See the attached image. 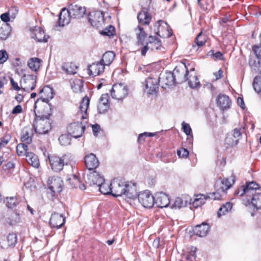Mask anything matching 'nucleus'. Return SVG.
I'll use <instances>...</instances> for the list:
<instances>
[{
  "instance_id": "f257e3e1",
  "label": "nucleus",
  "mask_w": 261,
  "mask_h": 261,
  "mask_svg": "<svg viewBox=\"0 0 261 261\" xmlns=\"http://www.w3.org/2000/svg\"><path fill=\"white\" fill-rule=\"evenodd\" d=\"M111 186L112 195L115 197L125 195L127 198L133 199L137 197V188L134 184L115 178L112 181Z\"/></svg>"
},
{
  "instance_id": "f03ea898",
  "label": "nucleus",
  "mask_w": 261,
  "mask_h": 261,
  "mask_svg": "<svg viewBox=\"0 0 261 261\" xmlns=\"http://www.w3.org/2000/svg\"><path fill=\"white\" fill-rule=\"evenodd\" d=\"M184 68L175 67L173 72H166L160 74L158 78L159 82H161L166 86H171L173 85L176 80V77L180 82L181 74L184 73Z\"/></svg>"
},
{
  "instance_id": "7ed1b4c3",
  "label": "nucleus",
  "mask_w": 261,
  "mask_h": 261,
  "mask_svg": "<svg viewBox=\"0 0 261 261\" xmlns=\"http://www.w3.org/2000/svg\"><path fill=\"white\" fill-rule=\"evenodd\" d=\"M34 109L36 117L49 118L52 115L50 104L41 99L36 101Z\"/></svg>"
},
{
  "instance_id": "20e7f679",
  "label": "nucleus",
  "mask_w": 261,
  "mask_h": 261,
  "mask_svg": "<svg viewBox=\"0 0 261 261\" xmlns=\"http://www.w3.org/2000/svg\"><path fill=\"white\" fill-rule=\"evenodd\" d=\"M164 49L165 48L162 45L161 40L156 36L150 35L148 38L147 44L142 48L141 54L142 56H145L148 50L164 52Z\"/></svg>"
},
{
  "instance_id": "39448f33",
  "label": "nucleus",
  "mask_w": 261,
  "mask_h": 261,
  "mask_svg": "<svg viewBox=\"0 0 261 261\" xmlns=\"http://www.w3.org/2000/svg\"><path fill=\"white\" fill-rule=\"evenodd\" d=\"M51 123L49 118L36 117L33 126L36 133L42 135L47 134L51 129Z\"/></svg>"
},
{
  "instance_id": "423d86ee",
  "label": "nucleus",
  "mask_w": 261,
  "mask_h": 261,
  "mask_svg": "<svg viewBox=\"0 0 261 261\" xmlns=\"http://www.w3.org/2000/svg\"><path fill=\"white\" fill-rule=\"evenodd\" d=\"M259 186L254 181L246 183L245 186H241L234 192L236 196H242L244 195L247 197V198H250L252 196L253 192H255V190H258Z\"/></svg>"
},
{
  "instance_id": "0eeeda50",
  "label": "nucleus",
  "mask_w": 261,
  "mask_h": 261,
  "mask_svg": "<svg viewBox=\"0 0 261 261\" xmlns=\"http://www.w3.org/2000/svg\"><path fill=\"white\" fill-rule=\"evenodd\" d=\"M66 157V155L62 156L53 155L49 156L48 159L51 169L57 172L61 171L64 165L68 164Z\"/></svg>"
},
{
  "instance_id": "6e6552de",
  "label": "nucleus",
  "mask_w": 261,
  "mask_h": 261,
  "mask_svg": "<svg viewBox=\"0 0 261 261\" xmlns=\"http://www.w3.org/2000/svg\"><path fill=\"white\" fill-rule=\"evenodd\" d=\"M112 97L117 100H122L127 95L128 89L122 84H114L111 91Z\"/></svg>"
},
{
  "instance_id": "1a4fd4ad",
  "label": "nucleus",
  "mask_w": 261,
  "mask_h": 261,
  "mask_svg": "<svg viewBox=\"0 0 261 261\" xmlns=\"http://www.w3.org/2000/svg\"><path fill=\"white\" fill-rule=\"evenodd\" d=\"M139 202L144 207L151 208L155 203V199L148 191H145L137 194V197Z\"/></svg>"
},
{
  "instance_id": "9d476101",
  "label": "nucleus",
  "mask_w": 261,
  "mask_h": 261,
  "mask_svg": "<svg viewBox=\"0 0 261 261\" xmlns=\"http://www.w3.org/2000/svg\"><path fill=\"white\" fill-rule=\"evenodd\" d=\"M85 125L82 122H76L70 123L67 127L69 135L75 138L81 137L85 131Z\"/></svg>"
},
{
  "instance_id": "9b49d317",
  "label": "nucleus",
  "mask_w": 261,
  "mask_h": 261,
  "mask_svg": "<svg viewBox=\"0 0 261 261\" xmlns=\"http://www.w3.org/2000/svg\"><path fill=\"white\" fill-rule=\"evenodd\" d=\"M36 83V76L34 75H24L20 81L21 88L25 91L30 92L33 90Z\"/></svg>"
},
{
  "instance_id": "f8f14e48",
  "label": "nucleus",
  "mask_w": 261,
  "mask_h": 261,
  "mask_svg": "<svg viewBox=\"0 0 261 261\" xmlns=\"http://www.w3.org/2000/svg\"><path fill=\"white\" fill-rule=\"evenodd\" d=\"M234 183V180L233 176H231L230 178H219L216 181L215 188L216 190L221 191L223 194H225L226 191L229 189Z\"/></svg>"
},
{
  "instance_id": "ddd939ff",
  "label": "nucleus",
  "mask_w": 261,
  "mask_h": 261,
  "mask_svg": "<svg viewBox=\"0 0 261 261\" xmlns=\"http://www.w3.org/2000/svg\"><path fill=\"white\" fill-rule=\"evenodd\" d=\"M88 18L91 25L97 28L101 27L104 23V15L100 11L90 12L88 15Z\"/></svg>"
},
{
  "instance_id": "4468645a",
  "label": "nucleus",
  "mask_w": 261,
  "mask_h": 261,
  "mask_svg": "<svg viewBox=\"0 0 261 261\" xmlns=\"http://www.w3.org/2000/svg\"><path fill=\"white\" fill-rule=\"evenodd\" d=\"M135 32L137 37V41L136 45L138 46V49L142 48L147 44L148 41H146L147 34L145 32L144 29L140 25L135 29Z\"/></svg>"
},
{
  "instance_id": "2eb2a0df",
  "label": "nucleus",
  "mask_w": 261,
  "mask_h": 261,
  "mask_svg": "<svg viewBox=\"0 0 261 261\" xmlns=\"http://www.w3.org/2000/svg\"><path fill=\"white\" fill-rule=\"evenodd\" d=\"M159 83L158 78L147 77L143 83L145 86L144 91L149 94H155L159 89Z\"/></svg>"
},
{
  "instance_id": "dca6fc26",
  "label": "nucleus",
  "mask_w": 261,
  "mask_h": 261,
  "mask_svg": "<svg viewBox=\"0 0 261 261\" xmlns=\"http://www.w3.org/2000/svg\"><path fill=\"white\" fill-rule=\"evenodd\" d=\"M47 185L49 189L54 194L62 191L63 181L59 177H50L47 180Z\"/></svg>"
},
{
  "instance_id": "f3484780",
  "label": "nucleus",
  "mask_w": 261,
  "mask_h": 261,
  "mask_svg": "<svg viewBox=\"0 0 261 261\" xmlns=\"http://www.w3.org/2000/svg\"><path fill=\"white\" fill-rule=\"evenodd\" d=\"M86 182L90 186L96 185L97 186L103 184L105 182V179L98 172L93 170L87 175Z\"/></svg>"
},
{
  "instance_id": "a211bd4d",
  "label": "nucleus",
  "mask_w": 261,
  "mask_h": 261,
  "mask_svg": "<svg viewBox=\"0 0 261 261\" xmlns=\"http://www.w3.org/2000/svg\"><path fill=\"white\" fill-rule=\"evenodd\" d=\"M68 9L73 18L80 19L84 17L86 12L85 7H82L75 4L70 5Z\"/></svg>"
},
{
  "instance_id": "6ab92c4d",
  "label": "nucleus",
  "mask_w": 261,
  "mask_h": 261,
  "mask_svg": "<svg viewBox=\"0 0 261 261\" xmlns=\"http://www.w3.org/2000/svg\"><path fill=\"white\" fill-rule=\"evenodd\" d=\"M184 68L185 69V71L183 74H181L180 82H185L189 80V85L193 89L200 86V82L198 81L197 76L195 75H191L189 78H188L189 71L186 66Z\"/></svg>"
},
{
  "instance_id": "aec40b11",
  "label": "nucleus",
  "mask_w": 261,
  "mask_h": 261,
  "mask_svg": "<svg viewBox=\"0 0 261 261\" xmlns=\"http://www.w3.org/2000/svg\"><path fill=\"white\" fill-rule=\"evenodd\" d=\"M65 222V218L62 214L57 213L52 214L49 221V224L52 227L58 229L61 227Z\"/></svg>"
},
{
  "instance_id": "412c9836",
  "label": "nucleus",
  "mask_w": 261,
  "mask_h": 261,
  "mask_svg": "<svg viewBox=\"0 0 261 261\" xmlns=\"http://www.w3.org/2000/svg\"><path fill=\"white\" fill-rule=\"evenodd\" d=\"M85 163L86 167L90 171L95 170L99 165V161L96 155L92 153L85 156Z\"/></svg>"
},
{
  "instance_id": "4be33fe9",
  "label": "nucleus",
  "mask_w": 261,
  "mask_h": 261,
  "mask_svg": "<svg viewBox=\"0 0 261 261\" xmlns=\"http://www.w3.org/2000/svg\"><path fill=\"white\" fill-rule=\"evenodd\" d=\"M39 95L40 97L37 99H41L44 102L49 103L54 97L53 89L49 86H45L40 91Z\"/></svg>"
},
{
  "instance_id": "5701e85b",
  "label": "nucleus",
  "mask_w": 261,
  "mask_h": 261,
  "mask_svg": "<svg viewBox=\"0 0 261 261\" xmlns=\"http://www.w3.org/2000/svg\"><path fill=\"white\" fill-rule=\"evenodd\" d=\"M71 18L72 17L70 13H69L68 9L63 8L59 14V25L64 27L68 24L70 22Z\"/></svg>"
},
{
  "instance_id": "b1692460",
  "label": "nucleus",
  "mask_w": 261,
  "mask_h": 261,
  "mask_svg": "<svg viewBox=\"0 0 261 261\" xmlns=\"http://www.w3.org/2000/svg\"><path fill=\"white\" fill-rule=\"evenodd\" d=\"M105 69V66L100 61L94 63L88 67L89 74L95 76L103 72Z\"/></svg>"
},
{
  "instance_id": "393cba45",
  "label": "nucleus",
  "mask_w": 261,
  "mask_h": 261,
  "mask_svg": "<svg viewBox=\"0 0 261 261\" xmlns=\"http://www.w3.org/2000/svg\"><path fill=\"white\" fill-rule=\"evenodd\" d=\"M216 102L218 106L222 110L229 109L231 103L229 97L224 94H219L217 97Z\"/></svg>"
},
{
  "instance_id": "a878e982",
  "label": "nucleus",
  "mask_w": 261,
  "mask_h": 261,
  "mask_svg": "<svg viewBox=\"0 0 261 261\" xmlns=\"http://www.w3.org/2000/svg\"><path fill=\"white\" fill-rule=\"evenodd\" d=\"M31 36L38 42H47L49 37L44 34V31L40 27H35L33 31L31 32Z\"/></svg>"
},
{
  "instance_id": "bb28decb",
  "label": "nucleus",
  "mask_w": 261,
  "mask_h": 261,
  "mask_svg": "<svg viewBox=\"0 0 261 261\" xmlns=\"http://www.w3.org/2000/svg\"><path fill=\"white\" fill-rule=\"evenodd\" d=\"M210 225L204 222L202 223L201 224L195 226L193 228L194 233L200 237H203L207 235L210 231Z\"/></svg>"
},
{
  "instance_id": "cd10ccee",
  "label": "nucleus",
  "mask_w": 261,
  "mask_h": 261,
  "mask_svg": "<svg viewBox=\"0 0 261 261\" xmlns=\"http://www.w3.org/2000/svg\"><path fill=\"white\" fill-rule=\"evenodd\" d=\"M155 203L159 207H166L169 205L170 199L167 195L164 193H161L156 195Z\"/></svg>"
},
{
  "instance_id": "c85d7f7f",
  "label": "nucleus",
  "mask_w": 261,
  "mask_h": 261,
  "mask_svg": "<svg viewBox=\"0 0 261 261\" xmlns=\"http://www.w3.org/2000/svg\"><path fill=\"white\" fill-rule=\"evenodd\" d=\"M260 187L258 190H255L251 197L247 199V201H251L253 206L257 210L261 209V192L260 191Z\"/></svg>"
},
{
  "instance_id": "c756f323",
  "label": "nucleus",
  "mask_w": 261,
  "mask_h": 261,
  "mask_svg": "<svg viewBox=\"0 0 261 261\" xmlns=\"http://www.w3.org/2000/svg\"><path fill=\"white\" fill-rule=\"evenodd\" d=\"M109 95L108 94H102L97 106V110L99 114L105 113L109 109Z\"/></svg>"
},
{
  "instance_id": "7c9ffc66",
  "label": "nucleus",
  "mask_w": 261,
  "mask_h": 261,
  "mask_svg": "<svg viewBox=\"0 0 261 261\" xmlns=\"http://www.w3.org/2000/svg\"><path fill=\"white\" fill-rule=\"evenodd\" d=\"M148 8H143L142 10L138 13L137 18L140 23L142 24H148L151 20V16L148 14Z\"/></svg>"
},
{
  "instance_id": "2f4dec72",
  "label": "nucleus",
  "mask_w": 261,
  "mask_h": 261,
  "mask_svg": "<svg viewBox=\"0 0 261 261\" xmlns=\"http://www.w3.org/2000/svg\"><path fill=\"white\" fill-rule=\"evenodd\" d=\"M244 128H236L232 131V141L229 140L230 138L227 137L226 139V141L231 146L236 145L239 140L242 137V134L244 132Z\"/></svg>"
},
{
  "instance_id": "473e14b6",
  "label": "nucleus",
  "mask_w": 261,
  "mask_h": 261,
  "mask_svg": "<svg viewBox=\"0 0 261 261\" xmlns=\"http://www.w3.org/2000/svg\"><path fill=\"white\" fill-rule=\"evenodd\" d=\"M115 54L113 51H108L103 54L100 62L105 66H109L114 60Z\"/></svg>"
},
{
  "instance_id": "72a5a7b5",
  "label": "nucleus",
  "mask_w": 261,
  "mask_h": 261,
  "mask_svg": "<svg viewBox=\"0 0 261 261\" xmlns=\"http://www.w3.org/2000/svg\"><path fill=\"white\" fill-rule=\"evenodd\" d=\"M26 161L29 165L32 167L38 168L39 167L40 163L38 157L32 152H28L26 154Z\"/></svg>"
},
{
  "instance_id": "f704fd0d",
  "label": "nucleus",
  "mask_w": 261,
  "mask_h": 261,
  "mask_svg": "<svg viewBox=\"0 0 261 261\" xmlns=\"http://www.w3.org/2000/svg\"><path fill=\"white\" fill-rule=\"evenodd\" d=\"M89 103L90 99L88 96H85L83 98L80 106L79 107L81 113L82 114L81 116V118L83 119L87 118L86 115H87V112L89 107Z\"/></svg>"
},
{
  "instance_id": "c9c22d12",
  "label": "nucleus",
  "mask_w": 261,
  "mask_h": 261,
  "mask_svg": "<svg viewBox=\"0 0 261 261\" xmlns=\"http://www.w3.org/2000/svg\"><path fill=\"white\" fill-rule=\"evenodd\" d=\"M11 31L10 25L8 23L0 22V39L6 40L9 37Z\"/></svg>"
},
{
  "instance_id": "e433bc0d",
  "label": "nucleus",
  "mask_w": 261,
  "mask_h": 261,
  "mask_svg": "<svg viewBox=\"0 0 261 261\" xmlns=\"http://www.w3.org/2000/svg\"><path fill=\"white\" fill-rule=\"evenodd\" d=\"M249 65L253 73L261 74V62L255 61L254 59L250 58L249 61Z\"/></svg>"
},
{
  "instance_id": "4c0bfd02",
  "label": "nucleus",
  "mask_w": 261,
  "mask_h": 261,
  "mask_svg": "<svg viewBox=\"0 0 261 261\" xmlns=\"http://www.w3.org/2000/svg\"><path fill=\"white\" fill-rule=\"evenodd\" d=\"M41 60L37 58H32L29 60L28 66L33 71H37L40 68Z\"/></svg>"
},
{
  "instance_id": "58836bf2",
  "label": "nucleus",
  "mask_w": 261,
  "mask_h": 261,
  "mask_svg": "<svg viewBox=\"0 0 261 261\" xmlns=\"http://www.w3.org/2000/svg\"><path fill=\"white\" fill-rule=\"evenodd\" d=\"M71 88L75 93L81 92L83 87V83L82 80L75 79L71 82Z\"/></svg>"
},
{
  "instance_id": "ea45409f",
  "label": "nucleus",
  "mask_w": 261,
  "mask_h": 261,
  "mask_svg": "<svg viewBox=\"0 0 261 261\" xmlns=\"http://www.w3.org/2000/svg\"><path fill=\"white\" fill-rule=\"evenodd\" d=\"M61 69L66 74L71 75L76 73L77 67L71 64H65L61 66Z\"/></svg>"
},
{
  "instance_id": "a19ab883",
  "label": "nucleus",
  "mask_w": 261,
  "mask_h": 261,
  "mask_svg": "<svg viewBox=\"0 0 261 261\" xmlns=\"http://www.w3.org/2000/svg\"><path fill=\"white\" fill-rule=\"evenodd\" d=\"M187 204V201L184 200L180 197H177L175 199L174 203L171 205V207L172 209H179L182 207H185Z\"/></svg>"
},
{
  "instance_id": "79ce46f5",
  "label": "nucleus",
  "mask_w": 261,
  "mask_h": 261,
  "mask_svg": "<svg viewBox=\"0 0 261 261\" xmlns=\"http://www.w3.org/2000/svg\"><path fill=\"white\" fill-rule=\"evenodd\" d=\"M21 140L26 144H30L32 142V137L30 136L29 129L24 128L21 133Z\"/></svg>"
},
{
  "instance_id": "37998d69",
  "label": "nucleus",
  "mask_w": 261,
  "mask_h": 261,
  "mask_svg": "<svg viewBox=\"0 0 261 261\" xmlns=\"http://www.w3.org/2000/svg\"><path fill=\"white\" fill-rule=\"evenodd\" d=\"M232 206V203L228 202H226L225 204H223V205L219 209L218 212V216L220 217L221 216L224 215L226 212H228L230 211Z\"/></svg>"
},
{
  "instance_id": "c03bdc74",
  "label": "nucleus",
  "mask_w": 261,
  "mask_h": 261,
  "mask_svg": "<svg viewBox=\"0 0 261 261\" xmlns=\"http://www.w3.org/2000/svg\"><path fill=\"white\" fill-rule=\"evenodd\" d=\"M97 187H99V192L105 195L112 194V189H111V184H106L104 182L101 185H98Z\"/></svg>"
},
{
  "instance_id": "a18cd8bd",
  "label": "nucleus",
  "mask_w": 261,
  "mask_h": 261,
  "mask_svg": "<svg viewBox=\"0 0 261 261\" xmlns=\"http://www.w3.org/2000/svg\"><path fill=\"white\" fill-rule=\"evenodd\" d=\"M252 85L255 91L261 95V76L254 77Z\"/></svg>"
},
{
  "instance_id": "49530a36",
  "label": "nucleus",
  "mask_w": 261,
  "mask_h": 261,
  "mask_svg": "<svg viewBox=\"0 0 261 261\" xmlns=\"http://www.w3.org/2000/svg\"><path fill=\"white\" fill-rule=\"evenodd\" d=\"M28 149V145L25 143H20L17 145L16 147V152L17 154L19 156L25 154L26 155L27 153L29 151H27Z\"/></svg>"
},
{
  "instance_id": "de8ad7c7",
  "label": "nucleus",
  "mask_w": 261,
  "mask_h": 261,
  "mask_svg": "<svg viewBox=\"0 0 261 261\" xmlns=\"http://www.w3.org/2000/svg\"><path fill=\"white\" fill-rule=\"evenodd\" d=\"M67 182L71 188H76L80 184V180L75 175H71L67 179Z\"/></svg>"
},
{
  "instance_id": "09e8293b",
  "label": "nucleus",
  "mask_w": 261,
  "mask_h": 261,
  "mask_svg": "<svg viewBox=\"0 0 261 261\" xmlns=\"http://www.w3.org/2000/svg\"><path fill=\"white\" fill-rule=\"evenodd\" d=\"M205 197L203 195H197L192 202L193 206L198 207L205 203Z\"/></svg>"
},
{
  "instance_id": "8fccbe9b",
  "label": "nucleus",
  "mask_w": 261,
  "mask_h": 261,
  "mask_svg": "<svg viewBox=\"0 0 261 261\" xmlns=\"http://www.w3.org/2000/svg\"><path fill=\"white\" fill-rule=\"evenodd\" d=\"M7 206L11 208H14L18 204V201L16 197H7L5 200Z\"/></svg>"
},
{
  "instance_id": "3c124183",
  "label": "nucleus",
  "mask_w": 261,
  "mask_h": 261,
  "mask_svg": "<svg viewBox=\"0 0 261 261\" xmlns=\"http://www.w3.org/2000/svg\"><path fill=\"white\" fill-rule=\"evenodd\" d=\"M8 246H14L17 242V236L15 233H9L7 238Z\"/></svg>"
},
{
  "instance_id": "603ef678",
  "label": "nucleus",
  "mask_w": 261,
  "mask_h": 261,
  "mask_svg": "<svg viewBox=\"0 0 261 261\" xmlns=\"http://www.w3.org/2000/svg\"><path fill=\"white\" fill-rule=\"evenodd\" d=\"M195 43L198 47L202 46L205 44V38L204 36L202 34V33H199V34L196 37Z\"/></svg>"
},
{
  "instance_id": "864d4df0",
  "label": "nucleus",
  "mask_w": 261,
  "mask_h": 261,
  "mask_svg": "<svg viewBox=\"0 0 261 261\" xmlns=\"http://www.w3.org/2000/svg\"><path fill=\"white\" fill-rule=\"evenodd\" d=\"M115 32V28L112 25H109L108 27L106 28L103 31L101 32V34L107 36H111L114 35Z\"/></svg>"
},
{
  "instance_id": "5fc2aeb1",
  "label": "nucleus",
  "mask_w": 261,
  "mask_h": 261,
  "mask_svg": "<svg viewBox=\"0 0 261 261\" xmlns=\"http://www.w3.org/2000/svg\"><path fill=\"white\" fill-rule=\"evenodd\" d=\"M61 145L66 146L70 143V139L69 137L66 135L60 136L58 139Z\"/></svg>"
},
{
  "instance_id": "6e6d98bb",
  "label": "nucleus",
  "mask_w": 261,
  "mask_h": 261,
  "mask_svg": "<svg viewBox=\"0 0 261 261\" xmlns=\"http://www.w3.org/2000/svg\"><path fill=\"white\" fill-rule=\"evenodd\" d=\"M208 55L216 60H222L223 59V55L220 51H217L214 53V50H212L208 52Z\"/></svg>"
},
{
  "instance_id": "4d7b16f0",
  "label": "nucleus",
  "mask_w": 261,
  "mask_h": 261,
  "mask_svg": "<svg viewBox=\"0 0 261 261\" xmlns=\"http://www.w3.org/2000/svg\"><path fill=\"white\" fill-rule=\"evenodd\" d=\"M182 129L187 135H190L192 133V129L189 124L183 122L181 124Z\"/></svg>"
},
{
  "instance_id": "13d9d810",
  "label": "nucleus",
  "mask_w": 261,
  "mask_h": 261,
  "mask_svg": "<svg viewBox=\"0 0 261 261\" xmlns=\"http://www.w3.org/2000/svg\"><path fill=\"white\" fill-rule=\"evenodd\" d=\"M8 59L7 53L5 50H0V64L5 62Z\"/></svg>"
},
{
  "instance_id": "bf43d9fd",
  "label": "nucleus",
  "mask_w": 261,
  "mask_h": 261,
  "mask_svg": "<svg viewBox=\"0 0 261 261\" xmlns=\"http://www.w3.org/2000/svg\"><path fill=\"white\" fill-rule=\"evenodd\" d=\"M177 153L179 158H187L189 154V151L184 148H181L177 150Z\"/></svg>"
},
{
  "instance_id": "052dcab7",
  "label": "nucleus",
  "mask_w": 261,
  "mask_h": 261,
  "mask_svg": "<svg viewBox=\"0 0 261 261\" xmlns=\"http://www.w3.org/2000/svg\"><path fill=\"white\" fill-rule=\"evenodd\" d=\"M8 12L11 18H15L18 12V8L16 6H13L9 10Z\"/></svg>"
},
{
  "instance_id": "680f3d73",
  "label": "nucleus",
  "mask_w": 261,
  "mask_h": 261,
  "mask_svg": "<svg viewBox=\"0 0 261 261\" xmlns=\"http://www.w3.org/2000/svg\"><path fill=\"white\" fill-rule=\"evenodd\" d=\"M221 193H222L221 191H218L216 190V192L210 194L209 197L214 200H220L222 196Z\"/></svg>"
},
{
  "instance_id": "e2e57ef3",
  "label": "nucleus",
  "mask_w": 261,
  "mask_h": 261,
  "mask_svg": "<svg viewBox=\"0 0 261 261\" xmlns=\"http://www.w3.org/2000/svg\"><path fill=\"white\" fill-rule=\"evenodd\" d=\"M253 51L258 59H261V45L253 46Z\"/></svg>"
},
{
  "instance_id": "0e129e2a",
  "label": "nucleus",
  "mask_w": 261,
  "mask_h": 261,
  "mask_svg": "<svg viewBox=\"0 0 261 261\" xmlns=\"http://www.w3.org/2000/svg\"><path fill=\"white\" fill-rule=\"evenodd\" d=\"M11 156V155L8 152L3 153V154L0 156V160L2 161V163L3 164L5 162H8Z\"/></svg>"
},
{
  "instance_id": "69168bd1",
  "label": "nucleus",
  "mask_w": 261,
  "mask_h": 261,
  "mask_svg": "<svg viewBox=\"0 0 261 261\" xmlns=\"http://www.w3.org/2000/svg\"><path fill=\"white\" fill-rule=\"evenodd\" d=\"M10 15L8 13H5L1 15V19L3 21V22L7 23L10 21Z\"/></svg>"
},
{
  "instance_id": "338daca9",
  "label": "nucleus",
  "mask_w": 261,
  "mask_h": 261,
  "mask_svg": "<svg viewBox=\"0 0 261 261\" xmlns=\"http://www.w3.org/2000/svg\"><path fill=\"white\" fill-rule=\"evenodd\" d=\"M22 111V108L20 105H17L15 107L12 111V114L17 115L20 114Z\"/></svg>"
},
{
  "instance_id": "774afa93",
  "label": "nucleus",
  "mask_w": 261,
  "mask_h": 261,
  "mask_svg": "<svg viewBox=\"0 0 261 261\" xmlns=\"http://www.w3.org/2000/svg\"><path fill=\"white\" fill-rule=\"evenodd\" d=\"M14 164L11 161H8L7 164L3 165V168L4 170H8L14 167Z\"/></svg>"
}]
</instances>
